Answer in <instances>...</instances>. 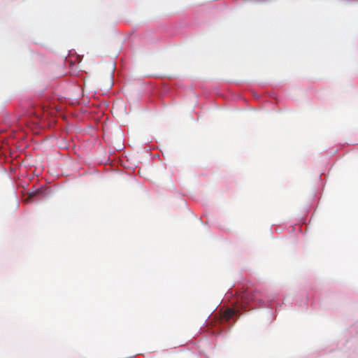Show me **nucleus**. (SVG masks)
Returning <instances> with one entry per match:
<instances>
[{"label": "nucleus", "instance_id": "f03ea898", "mask_svg": "<svg viewBox=\"0 0 358 358\" xmlns=\"http://www.w3.org/2000/svg\"><path fill=\"white\" fill-rule=\"evenodd\" d=\"M236 314V311L232 308L226 309L222 315V318L225 321H229L231 318H232Z\"/></svg>", "mask_w": 358, "mask_h": 358}, {"label": "nucleus", "instance_id": "f257e3e1", "mask_svg": "<svg viewBox=\"0 0 358 358\" xmlns=\"http://www.w3.org/2000/svg\"><path fill=\"white\" fill-rule=\"evenodd\" d=\"M259 292L255 290L254 292H246L243 296L242 299L245 300L247 302L251 301H256L258 300V295Z\"/></svg>", "mask_w": 358, "mask_h": 358}, {"label": "nucleus", "instance_id": "7ed1b4c3", "mask_svg": "<svg viewBox=\"0 0 358 358\" xmlns=\"http://www.w3.org/2000/svg\"><path fill=\"white\" fill-rule=\"evenodd\" d=\"M39 192H40L39 190H37L36 192H29L28 194V198H27V201L31 200L32 198L36 196Z\"/></svg>", "mask_w": 358, "mask_h": 358}]
</instances>
